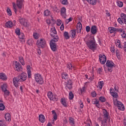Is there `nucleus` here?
Masks as SVG:
<instances>
[{
	"mask_svg": "<svg viewBox=\"0 0 126 126\" xmlns=\"http://www.w3.org/2000/svg\"><path fill=\"white\" fill-rule=\"evenodd\" d=\"M27 79V74L25 72L22 73L20 75H19L17 77L13 78V83L15 87L18 88V82H23Z\"/></svg>",
	"mask_w": 126,
	"mask_h": 126,
	"instance_id": "f257e3e1",
	"label": "nucleus"
},
{
	"mask_svg": "<svg viewBox=\"0 0 126 126\" xmlns=\"http://www.w3.org/2000/svg\"><path fill=\"white\" fill-rule=\"evenodd\" d=\"M50 35L51 37H53V39L50 43V48L53 52H56V51H57V44H56V42L59 41V36H55L52 33H50Z\"/></svg>",
	"mask_w": 126,
	"mask_h": 126,
	"instance_id": "f03ea898",
	"label": "nucleus"
},
{
	"mask_svg": "<svg viewBox=\"0 0 126 126\" xmlns=\"http://www.w3.org/2000/svg\"><path fill=\"white\" fill-rule=\"evenodd\" d=\"M86 44L89 49L92 50V51H94L97 48V44H96L94 36L93 37V40H89Z\"/></svg>",
	"mask_w": 126,
	"mask_h": 126,
	"instance_id": "7ed1b4c3",
	"label": "nucleus"
},
{
	"mask_svg": "<svg viewBox=\"0 0 126 126\" xmlns=\"http://www.w3.org/2000/svg\"><path fill=\"white\" fill-rule=\"evenodd\" d=\"M103 120H101V125L102 126H107V122L108 120L110 121L109 119V113L106 109H103Z\"/></svg>",
	"mask_w": 126,
	"mask_h": 126,
	"instance_id": "20e7f679",
	"label": "nucleus"
},
{
	"mask_svg": "<svg viewBox=\"0 0 126 126\" xmlns=\"http://www.w3.org/2000/svg\"><path fill=\"white\" fill-rule=\"evenodd\" d=\"M34 79L39 84L42 85L43 83H44V80H43V78L42 77V75L39 73L34 74Z\"/></svg>",
	"mask_w": 126,
	"mask_h": 126,
	"instance_id": "39448f33",
	"label": "nucleus"
},
{
	"mask_svg": "<svg viewBox=\"0 0 126 126\" xmlns=\"http://www.w3.org/2000/svg\"><path fill=\"white\" fill-rule=\"evenodd\" d=\"M36 45L38 48H45L46 47V40L44 38H41L37 41Z\"/></svg>",
	"mask_w": 126,
	"mask_h": 126,
	"instance_id": "423d86ee",
	"label": "nucleus"
},
{
	"mask_svg": "<svg viewBox=\"0 0 126 126\" xmlns=\"http://www.w3.org/2000/svg\"><path fill=\"white\" fill-rule=\"evenodd\" d=\"M106 66H107V67H109L108 68V71H109V72H112L113 71V69H112V68L115 67V63H113V62L110 60H108L106 62Z\"/></svg>",
	"mask_w": 126,
	"mask_h": 126,
	"instance_id": "0eeeda50",
	"label": "nucleus"
},
{
	"mask_svg": "<svg viewBox=\"0 0 126 126\" xmlns=\"http://www.w3.org/2000/svg\"><path fill=\"white\" fill-rule=\"evenodd\" d=\"M98 57L100 63L102 64H105L107 61V57H106V56L104 54H99Z\"/></svg>",
	"mask_w": 126,
	"mask_h": 126,
	"instance_id": "6e6552de",
	"label": "nucleus"
},
{
	"mask_svg": "<svg viewBox=\"0 0 126 126\" xmlns=\"http://www.w3.org/2000/svg\"><path fill=\"white\" fill-rule=\"evenodd\" d=\"M19 20L21 25H23L25 27H29V25H28V23H27V21L25 18L20 17Z\"/></svg>",
	"mask_w": 126,
	"mask_h": 126,
	"instance_id": "1a4fd4ad",
	"label": "nucleus"
},
{
	"mask_svg": "<svg viewBox=\"0 0 126 126\" xmlns=\"http://www.w3.org/2000/svg\"><path fill=\"white\" fill-rule=\"evenodd\" d=\"M14 64L15 70H16L17 71H21V69H22V67L21 64H20V63H17V61H15Z\"/></svg>",
	"mask_w": 126,
	"mask_h": 126,
	"instance_id": "9d476101",
	"label": "nucleus"
},
{
	"mask_svg": "<svg viewBox=\"0 0 126 126\" xmlns=\"http://www.w3.org/2000/svg\"><path fill=\"white\" fill-rule=\"evenodd\" d=\"M23 2H24V0H17L16 2V5L17 7L19 8V9H22V6L24 5L23 4Z\"/></svg>",
	"mask_w": 126,
	"mask_h": 126,
	"instance_id": "9b49d317",
	"label": "nucleus"
},
{
	"mask_svg": "<svg viewBox=\"0 0 126 126\" xmlns=\"http://www.w3.org/2000/svg\"><path fill=\"white\" fill-rule=\"evenodd\" d=\"M97 32H98V29H97V26L95 25L92 26L91 28V32L92 34L93 35H96Z\"/></svg>",
	"mask_w": 126,
	"mask_h": 126,
	"instance_id": "f8f14e48",
	"label": "nucleus"
},
{
	"mask_svg": "<svg viewBox=\"0 0 126 126\" xmlns=\"http://www.w3.org/2000/svg\"><path fill=\"white\" fill-rule=\"evenodd\" d=\"M110 92L111 96L113 97V98H118L119 97V94L116 92H115V90L113 88H111L110 89Z\"/></svg>",
	"mask_w": 126,
	"mask_h": 126,
	"instance_id": "ddd939ff",
	"label": "nucleus"
},
{
	"mask_svg": "<svg viewBox=\"0 0 126 126\" xmlns=\"http://www.w3.org/2000/svg\"><path fill=\"white\" fill-rule=\"evenodd\" d=\"M66 9L64 7L62 8L61 11V14L63 18L65 19L66 18Z\"/></svg>",
	"mask_w": 126,
	"mask_h": 126,
	"instance_id": "4468645a",
	"label": "nucleus"
},
{
	"mask_svg": "<svg viewBox=\"0 0 126 126\" xmlns=\"http://www.w3.org/2000/svg\"><path fill=\"white\" fill-rule=\"evenodd\" d=\"M117 107H118L119 110L125 111V106H124V104L121 101L118 102Z\"/></svg>",
	"mask_w": 126,
	"mask_h": 126,
	"instance_id": "2eb2a0df",
	"label": "nucleus"
},
{
	"mask_svg": "<svg viewBox=\"0 0 126 126\" xmlns=\"http://www.w3.org/2000/svg\"><path fill=\"white\" fill-rule=\"evenodd\" d=\"M31 68H32L30 65H28L27 66V72H28V78H31Z\"/></svg>",
	"mask_w": 126,
	"mask_h": 126,
	"instance_id": "dca6fc26",
	"label": "nucleus"
},
{
	"mask_svg": "<svg viewBox=\"0 0 126 126\" xmlns=\"http://www.w3.org/2000/svg\"><path fill=\"white\" fill-rule=\"evenodd\" d=\"M39 122H41V123H44V122L46 121V119L45 118V116L42 114H40L39 116Z\"/></svg>",
	"mask_w": 126,
	"mask_h": 126,
	"instance_id": "f3484780",
	"label": "nucleus"
},
{
	"mask_svg": "<svg viewBox=\"0 0 126 126\" xmlns=\"http://www.w3.org/2000/svg\"><path fill=\"white\" fill-rule=\"evenodd\" d=\"M5 26L7 28H11L13 26V23H12V22L9 21L6 23Z\"/></svg>",
	"mask_w": 126,
	"mask_h": 126,
	"instance_id": "a211bd4d",
	"label": "nucleus"
},
{
	"mask_svg": "<svg viewBox=\"0 0 126 126\" xmlns=\"http://www.w3.org/2000/svg\"><path fill=\"white\" fill-rule=\"evenodd\" d=\"M121 18L123 21V23L126 25V15L125 13L121 14Z\"/></svg>",
	"mask_w": 126,
	"mask_h": 126,
	"instance_id": "6ab92c4d",
	"label": "nucleus"
},
{
	"mask_svg": "<svg viewBox=\"0 0 126 126\" xmlns=\"http://www.w3.org/2000/svg\"><path fill=\"white\" fill-rule=\"evenodd\" d=\"M10 117H11L10 114H9L8 113H6L5 115V119L6 122H10V121H11Z\"/></svg>",
	"mask_w": 126,
	"mask_h": 126,
	"instance_id": "aec40b11",
	"label": "nucleus"
},
{
	"mask_svg": "<svg viewBox=\"0 0 126 126\" xmlns=\"http://www.w3.org/2000/svg\"><path fill=\"white\" fill-rule=\"evenodd\" d=\"M47 96L48 98H49L50 100H55V99H54V94H53V93H52V92H48Z\"/></svg>",
	"mask_w": 126,
	"mask_h": 126,
	"instance_id": "412c9836",
	"label": "nucleus"
},
{
	"mask_svg": "<svg viewBox=\"0 0 126 126\" xmlns=\"http://www.w3.org/2000/svg\"><path fill=\"white\" fill-rule=\"evenodd\" d=\"M2 100L0 99V111H3L5 109V106L2 103Z\"/></svg>",
	"mask_w": 126,
	"mask_h": 126,
	"instance_id": "4be33fe9",
	"label": "nucleus"
},
{
	"mask_svg": "<svg viewBox=\"0 0 126 126\" xmlns=\"http://www.w3.org/2000/svg\"><path fill=\"white\" fill-rule=\"evenodd\" d=\"M2 91H6L7 90V85L6 84H3L2 86H0Z\"/></svg>",
	"mask_w": 126,
	"mask_h": 126,
	"instance_id": "5701e85b",
	"label": "nucleus"
},
{
	"mask_svg": "<svg viewBox=\"0 0 126 126\" xmlns=\"http://www.w3.org/2000/svg\"><path fill=\"white\" fill-rule=\"evenodd\" d=\"M0 79H2V80H6L7 78H6V76L3 73H0Z\"/></svg>",
	"mask_w": 126,
	"mask_h": 126,
	"instance_id": "b1692460",
	"label": "nucleus"
},
{
	"mask_svg": "<svg viewBox=\"0 0 126 126\" xmlns=\"http://www.w3.org/2000/svg\"><path fill=\"white\" fill-rule=\"evenodd\" d=\"M109 30V32L110 33H111L112 34V33H114V34H116V30L115 28L114 27H109L108 28Z\"/></svg>",
	"mask_w": 126,
	"mask_h": 126,
	"instance_id": "393cba45",
	"label": "nucleus"
},
{
	"mask_svg": "<svg viewBox=\"0 0 126 126\" xmlns=\"http://www.w3.org/2000/svg\"><path fill=\"white\" fill-rule=\"evenodd\" d=\"M70 32L72 38H73L75 37V36H76V30L74 29L73 30H71Z\"/></svg>",
	"mask_w": 126,
	"mask_h": 126,
	"instance_id": "a878e982",
	"label": "nucleus"
},
{
	"mask_svg": "<svg viewBox=\"0 0 126 126\" xmlns=\"http://www.w3.org/2000/svg\"><path fill=\"white\" fill-rule=\"evenodd\" d=\"M19 60L20 63H22V65H25V63L24 62V59H23V57L20 56L19 57Z\"/></svg>",
	"mask_w": 126,
	"mask_h": 126,
	"instance_id": "bb28decb",
	"label": "nucleus"
},
{
	"mask_svg": "<svg viewBox=\"0 0 126 126\" xmlns=\"http://www.w3.org/2000/svg\"><path fill=\"white\" fill-rule=\"evenodd\" d=\"M52 113L53 115V118L55 120V121H57L58 120V116L57 115V113H56V111L52 110Z\"/></svg>",
	"mask_w": 126,
	"mask_h": 126,
	"instance_id": "cd10ccee",
	"label": "nucleus"
},
{
	"mask_svg": "<svg viewBox=\"0 0 126 126\" xmlns=\"http://www.w3.org/2000/svg\"><path fill=\"white\" fill-rule=\"evenodd\" d=\"M61 102L63 106H64V107H67V105H66V102H65V99L62 98L61 99Z\"/></svg>",
	"mask_w": 126,
	"mask_h": 126,
	"instance_id": "c85d7f7f",
	"label": "nucleus"
},
{
	"mask_svg": "<svg viewBox=\"0 0 126 126\" xmlns=\"http://www.w3.org/2000/svg\"><path fill=\"white\" fill-rule=\"evenodd\" d=\"M64 37L65 39H66V40L69 39L70 37H69V33L67 32H64Z\"/></svg>",
	"mask_w": 126,
	"mask_h": 126,
	"instance_id": "c756f323",
	"label": "nucleus"
},
{
	"mask_svg": "<svg viewBox=\"0 0 126 126\" xmlns=\"http://www.w3.org/2000/svg\"><path fill=\"white\" fill-rule=\"evenodd\" d=\"M69 121V124H70L71 126H74V119H73V118H72V117H70Z\"/></svg>",
	"mask_w": 126,
	"mask_h": 126,
	"instance_id": "7c9ffc66",
	"label": "nucleus"
},
{
	"mask_svg": "<svg viewBox=\"0 0 126 126\" xmlns=\"http://www.w3.org/2000/svg\"><path fill=\"white\" fill-rule=\"evenodd\" d=\"M44 16H49L51 14V12L49 10H45L44 12Z\"/></svg>",
	"mask_w": 126,
	"mask_h": 126,
	"instance_id": "2f4dec72",
	"label": "nucleus"
},
{
	"mask_svg": "<svg viewBox=\"0 0 126 126\" xmlns=\"http://www.w3.org/2000/svg\"><path fill=\"white\" fill-rule=\"evenodd\" d=\"M67 68H68L69 70H71L72 69V64L71 63H69L67 64Z\"/></svg>",
	"mask_w": 126,
	"mask_h": 126,
	"instance_id": "473e14b6",
	"label": "nucleus"
},
{
	"mask_svg": "<svg viewBox=\"0 0 126 126\" xmlns=\"http://www.w3.org/2000/svg\"><path fill=\"white\" fill-rule=\"evenodd\" d=\"M3 92H4V95L5 97H7V96H9V93H10L8 90H6V91H4Z\"/></svg>",
	"mask_w": 126,
	"mask_h": 126,
	"instance_id": "72a5a7b5",
	"label": "nucleus"
},
{
	"mask_svg": "<svg viewBox=\"0 0 126 126\" xmlns=\"http://www.w3.org/2000/svg\"><path fill=\"white\" fill-rule=\"evenodd\" d=\"M74 97V95H73L72 92H70L69 93V99H70V100H72Z\"/></svg>",
	"mask_w": 126,
	"mask_h": 126,
	"instance_id": "f704fd0d",
	"label": "nucleus"
},
{
	"mask_svg": "<svg viewBox=\"0 0 126 126\" xmlns=\"http://www.w3.org/2000/svg\"><path fill=\"white\" fill-rule=\"evenodd\" d=\"M98 86L99 87L100 90H102V88H103V84H104V82L101 81L98 82Z\"/></svg>",
	"mask_w": 126,
	"mask_h": 126,
	"instance_id": "c9c22d12",
	"label": "nucleus"
},
{
	"mask_svg": "<svg viewBox=\"0 0 126 126\" xmlns=\"http://www.w3.org/2000/svg\"><path fill=\"white\" fill-rule=\"evenodd\" d=\"M116 46L117 47H119V48H121L122 49V46H121V40H118L117 42H115Z\"/></svg>",
	"mask_w": 126,
	"mask_h": 126,
	"instance_id": "e433bc0d",
	"label": "nucleus"
},
{
	"mask_svg": "<svg viewBox=\"0 0 126 126\" xmlns=\"http://www.w3.org/2000/svg\"><path fill=\"white\" fill-rule=\"evenodd\" d=\"M12 4H13V10L15 13L16 14L17 12V9H16V5H15V3L14 2H13Z\"/></svg>",
	"mask_w": 126,
	"mask_h": 126,
	"instance_id": "4c0bfd02",
	"label": "nucleus"
},
{
	"mask_svg": "<svg viewBox=\"0 0 126 126\" xmlns=\"http://www.w3.org/2000/svg\"><path fill=\"white\" fill-rule=\"evenodd\" d=\"M60 1L62 4H64V5H66L68 3L67 0H60Z\"/></svg>",
	"mask_w": 126,
	"mask_h": 126,
	"instance_id": "58836bf2",
	"label": "nucleus"
},
{
	"mask_svg": "<svg viewBox=\"0 0 126 126\" xmlns=\"http://www.w3.org/2000/svg\"><path fill=\"white\" fill-rule=\"evenodd\" d=\"M97 0H90L89 1V3H91V4H93V5L96 4L97 1Z\"/></svg>",
	"mask_w": 126,
	"mask_h": 126,
	"instance_id": "ea45409f",
	"label": "nucleus"
},
{
	"mask_svg": "<svg viewBox=\"0 0 126 126\" xmlns=\"http://www.w3.org/2000/svg\"><path fill=\"white\" fill-rule=\"evenodd\" d=\"M7 13H8V15H9V16H11V15H12V12H11V10L8 8H7Z\"/></svg>",
	"mask_w": 126,
	"mask_h": 126,
	"instance_id": "a19ab883",
	"label": "nucleus"
},
{
	"mask_svg": "<svg viewBox=\"0 0 126 126\" xmlns=\"http://www.w3.org/2000/svg\"><path fill=\"white\" fill-rule=\"evenodd\" d=\"M99 101L102 102H106V98L104 96L99 97Z\"/></svg>",
	"mask_w": 126,
	"mask_h": 126,
	"instance_id": "79ce46f5",
	"label": "nucleus"
},
{
	"mask_svg": "<svg viewBox=\"0 0 126 126\" xmlns=\"http://www.w3.org/2000/svg\"><path fill=\"white\" fill-rule=\"evenodd\" d=\"M117 5H118L119 7H123V6L124 5V3H123V2L121 1H119L117 3Z\"/></svg>",
	"mask_w": 126,
	"mask_h": 126,
	"instance_id": "37998d69",
	"label": "nucleus"
},
{
	"mask_svg": "<svg viewBox=\"0 0 126 126\" xmlns=\"http://www.w3.org/2000/svg\"><path fill=\"white\" fill-rule=\"evenodd\" d=\"M76 28H80L82 29V24H81V23L78 22L77 23Z\"/></svg>",
	"mask_w": 126,
	"mask_h": 126,
	"instance_id": "c03bdc74",
	"label": "nucleus"
},
{
	"mask_svg": "<svg viewBox=\"0 0 126 126\" xmlns=\"http://www.w3.org/2000/svg\"><path fill=\"white\" fill-rule=\"evenodd\" d=\"M116 99H113L114 104L115 106H118V102H120L118 101V99L117 98H115Z\"/></svg>",
	"mask_w": 126,
	"mask_h": 126,
	"instance_id": "a18cd8bd",
	"label": "nucleus"
},
{
	"mask_svg": "<svg viewBox=\"0 0 126 126\" xmlns=\"http://www.w3.org/2000/svg\"><path fill=\"white\" fill-rule=\"evenodd\" d=\"M15 33L17 35H20V29H19V28H17L15 30Z\"/></svg>",
	"mask_w": 126,
	"mask_h": 126,
	"instance_id": "49530a36",
	"label": "nucleus"
},
{
	"mask_svg": "<svg viewBox=\"0 0 126 126\" xmlns=\"http://www.w3.org/2000/svg\"><path fill=\"white\" fill-rule=\"evenodd\" d=\"M66 87H67V88H68V89L70 90V89H72V85H69L68 84H66Z\"/></svg>",
	"mask_w": 126,
	"mask_h": 126,
	"instance_id": "de8ad7c7",
	"label": "nucleus"
},
{
	"mask_svg": "<svg viewBox=\"0 0 126 126\" xmlns=\"http://www.w3.org/2000/svg\"><path fill=\"white\" fill-rule=\"evenodd\" d=\"M18 36H19V38H20V39H23V38H24V34L23 33L18 34Z\"/></svg>",
	"mask_w": 126,
	"mask_h": 126,
	"instance_id": "09e8293b",
	"label": "nucleus"
},
{
	"mask_svg": "<svg viewBox=\"0 0 126 126\" xmlns=\"http://www.w3.org/2000/svg\"><path fill=\"white\" fill-rule=\"evenodd\" d=\"M33 38H34V39H37L39 38V36H38V33H37L36 32L33 33Z\"/></svg>",
	"mask_w": 126,
	"mask_h": 126,
	"instance_id": "8fccbe9b",
	"label": "nucleus"
},
{
	"mask_svg": "<svg viewBox=\"0 0 126 126\" xmlns=\"http://www.w3.org/2000/svg\"><path fill=\"white\" fill-rule=\"evenodd\" d=\"M90 30H91V29L90 28V27L89 26H87V27H86V31L87 32H90Z\"/></svg>",
	"mask_w": 126,
	"mask_h": 126,
	"instance_id": "3c124183",
	"label": "nucleus"
},
{
	"mask_svg": "<svg viewBox=\"0 0 126 126\" xmlns=\"http://www.w3.org/2000/svg\"><path fill=\"white\" fill-rule=\"evenodd\" d=\"M97 102H99V100L97 99H95L93 100L92 101V104H93L94 105L95 104L96 105V104H97Z\"/></svg>",
	"mask_w": 126,
	"mask_h": 126,
	"instance_id": "603ef678",
	"label": "nucleus"
},
{
	"mask_svg": "<svg viewBox=\"0 0 126 126\" xmlns=\"http://www.w3.org/2000/svg\"><path fill=\"white\" fill-rule=\"evenodd\" d=\"M118 21L119 22V23H120V24H123V23H124V21H123L122 19H121V18H118Z\"/></svg>",
	"mask_w": 126,
	"mask_h": 126,
	"instance_id": "864d4df0",
	"label": "nucleus"
},
{
	"mask_svg": "<svg viewBox=\"0 0 126 126\" xmlns=\"http://www.w3.org/2000/svg\"><path fill=\"white\" fill-rule=\"evenodd\" d=\"M67 77H68L67 74H64L62 75L63 79H67Z\"/></svg>",
	"mask_w": 126,
	"mask_h": 126,
	"instance_id": "5fc2aeb1",
	"label": "nucleus"
},
{
	"mask_svg": "<svg viewBox=\"0 0 126 126\" xmlns=\"http://www.w3.org/2000/svg\"><path fill=\"white\" fill-rule=\"evenodd\" d=\"M54 11H55V12H57V13H59V12H60V9H58V8H57V7H55L53 8Z\"/></svg>",
	"mask_w": 126,
	"mask_h": 126,
	"instance_id": "6e6d98bb",
	"label": "nucleus"
},
{
	"mask_svg": "<svg viewBox=\"0 0 126 126\" xmlns=\"http://www.w3.org/2000/svg\"><path fill=\"white\" fill-rule=\"evenodd\" d=\"M91 95L92 97H96L97 96V93H96V92H94L91 93Z\"/></svg>",
	"mask_w": 126,
	"mask_h": 126,
	"instance_id": "4d7b16f0",
	"label": "nucleus"
},
{
	"mask_svg": "<svg viewBox=\"0 0 126 126\" xmlns=\"http://www.w3.org/2000/svg\"><path fill=\"white\" fill-rule=\"evenodd\" d=\"M81 29L80 28H76V31H77V33H81Z\"/></svg>",
	"mask_w": 126,
	"mask_h": 126,
	"instance_id": "13d9d810",
	"label": "nucleus"
},
{
	"mask_svg": "<svg viewBox=\"0 0 126 126\" xmlns=\"http://www.w3.org/2000/svg\"><path fill=\"white\" fill-rule=\"evenodd\" d=\"M28 44L29 45V46H32L33 42H32V40H29L28 41Z\"/></svg>",
	"mask_w": 126,
	"mask_h": 126,
	"instance_id": "bf43d9fd",
	"label": "nucleus"
},
{
	"mask_svg": "<svg viewBox=\"0 0 126 126\" xmlns=\"http://www.w3.org/2000/svg\"><path fill=\"white\" fill-rule=\"evenodd\" d=\"M52 32L51 33L53 34H57V31L56 30V28H54L53 30H51Z\"/></svg>",
	"mask_w": 126,
	"mask_h": 126,
	"instance_id": "052dcab7",
	"label": "nucleus"
},
{
	"mask_svg": "<svg viewBox=\"0 0 126 126\" xmlns=\"http://www.w3.org/2000/svg\"><path fill=\"white\" fill-rule=\"evenodd\" d=\"M116 32H120V33H122L123 32V29H117L116 28Z\"/></svg>",
	"mask_w": 126,
	"mask_h": 126,
	"instance_id": "680f3d73",
	"label": "nucleus"
},
{
	"mask_svg": "<svg viewBox=\"0 0 126 126\" xmlns=\"http://www.w3.org/2000/svg\"><path fill=\"white\" fill-rule=\"evenodd\" d=\"M123 33L122 34H121V36H122V38H126V34L125 33V31H123Z\"/></svg>",
	"mask_w": 126,
	"mask_h": 126,
	"instance_id": "e2e57ef3",
	"label": "nucleus"
},
{
	"mask_svg": "<svg viewBox=\"0 0 126 126\" xmlns=\"http://www.w3.org/2000/svg\"><path fill=\"white\" fill-rule=\"evenodd\" d=\"M62 24V20H58V23L57 24V26H60Z\"/></svg>",
	"mask_w": 126,
	"mask_h": 126,
	"instance_id": "0e129e2a",
	"label": "nucleus"
},
{
	"mask_svg": "<svg viewBox=\"0 0 126 126\" xmlns=\"http://www.w3.org/2000/svg\"><path fill=\"white\" fill-rule=\"evenodd\" d=\"M60 29L61 31H63V29H64V26L63 25V23L60 27Z\"/></svg>",
	"mask_w": 126,
	"mask_h": 126,
	"instance_id": "69168bd1",
	"label": "nucleus"
},
{
	"mask_svg": "<svg viewBox=\"0 0 126 126\" xmlns=\"http://www.w3.org/2000/svg\"><path fill=\"white\" fill-rule=\"evenodd\" d=\"M66 84H69V85H72V81H71V80H68Z\"/></svg>",
	"mask_w": 126,
	"mask_h": 126,
	"instance_id": "338daca9",
	"label": "nucleus"
},
{
	"mask_svg": "<svg viewBox=\"0 0 126 126\" xmlns=\"http://www.w3.org/2000/svg\"><path fill=\"white\" fill-rule=\"evenodd\" d=\"M97 71H98L99 74H100L102 72V68H99L98 69Z\"/></svg>",
	"mask_w": 126,
	"mask_h": 126,
	"instance_id": "774afa93",
	"label": "nucleus"
}]
</instances>
